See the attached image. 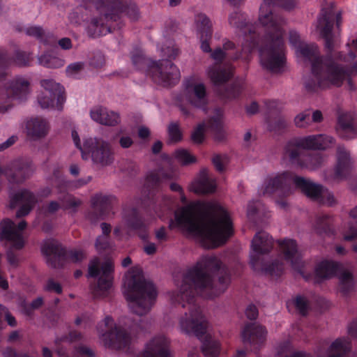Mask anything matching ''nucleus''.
Returning <instances> with one entry per match:
<instances>
[{"mask_svg":"<svg viewBox=\"0 0 357 357\" xmlns=\"http://www.w3.org/2000/svg\"><path fill=\"white\" fill-rule=\"evenodd\" d=\"M215 189V179L210 176L206 169H202L190 185V190L196 194L213 193Z\"/></svg>","mask_w":357,"mask_h":357,"instance_id":"34","label":"nucleus"},{"mask_svg":"<svg viewBox=\"0 0 357 357\" xmlns=\"http://www.w3.org/2000/svg\"><path fill=\"white\" fill-rule=\"evenodd\" d=\"M24 31L27 36L36 38L46 45L54 46L56 44V38L54 35L45 31L41 26H29L25 27Z\"/></svg>","mask_w":357,"mask_h":357,"instance_id":"39","label":"nucleus"},{"mask_svg":"<svg viewBox=\"0 0 357 357\" xmlns=\"http://www.w3.org/2000/svg\"><path fill=\"white\" fill-rule=\"evenodd\" d=\"M175 176L174 171L165 172L163 169L150 172L146 175L144 183V188L149 192L146 211L151 217H158L165 220L171 216L176 206L174 199L163 195L155 196L154 191L160 188L164 181L172 179Z\"/></svg>","mask_w":357,"mask_h":357,"instance_id":"7","label":"nucleus"},{"mask_svg":"<svg viewBox=\"0 0 357 357\" xmlns=\"http://www.w3.org/2000/svg\"><path fill=\"white\" fill-rule=\"evenodd\" d=\"M336 131L343 139H350L357 136V114L351 112H340Z\"/></svg>","mask_w":357,"mask_h":357,"instance_id":"26","label":"nucleus"},{"mask_svg":"<svg viewBox=\"0 0 357 357\" xmlns=\"http://www.w3.org/2000/svg\"><path fill=\"white\" fill-rule=\"evenodd\" d=\"M333 218L331 215L321 213L317 216L314 227L318 234L329 235L333 233Z\"/></svg>","mask_w":357,"mask_h":357,"instance_id":"41","label":"nucleus"},{"mask_svg":"<svg viewBox=\"0 0 357 357\" xmlns=\"http://www.w3.org/2000/svg\"><path fill=\"white\" fill-rule=\"evenodd\" d=\"M351 350V340L349 337L337 338L328 347L326 354L328 357H349Z\"/></svg>","mask_w":357,"mask_h":357,"instance_id":"38","label":"nucleus"},{"mask_svg":"<svg viewBox=\"0 0 357 357\" xmlns=\"http://www.w3.org/2000/svg\"><path fill=\"white\" fill-rule=\"evenodd\" d=\"M297 3V0H263L258 16V22L264 29L261 36L256 33L255 26L249 23L245 13L240 10L230 13L228 23L242 38V52H236L232 60L248 59V54L257 47L262 68L272 73L282 72L286 63L283 29L286 21L275 13L273 8L278 6L289 10L295 8Z\"/></svg>","mask_w":357,"mask_h":357,"instance_id":"2","label":"nucleus"},{"mask_svg":"<svg viewBox=\"0 0 357 357\" xmlns=\"http://www.w3.org/2000/svg\"><path fill=\"white\" fill-rule=\"evenodd\" d=\"M280 252L284 260L289 264L292 268L301 274L305 280H310L311 275L307 274L305 263L302 260L301 253L296 241L291 238H284L277 241Z\"/></svg>","mask_w":357,"mask_h":357,"instance_id":"20","label":"nucleus"},{"mask_svg":"<svg viewBox=\"0 0 357 357\" xmlns=\"http://www.w3.org/2000/svg\"><path fill=\"white\" fill-rule=\"evenodd\" d=\"M206 124L204 123H199L194 129L192 133V139L194 142L199 144L202 143L204 138V130Z\"/></svg>","mask_w":357,"mask_h":357,"instance_id":"53","label":"nucleus"},{"mask_svg":"<svg viewBox=\"0 0 357 357\" xmlns=\"http://www.w3.org/2000/svg\"><path fill=\"white\" fill-rule=\"evenodd\" d=\"M251 247L250 264L255 271L272 277H278L283 273L284 264L280 259L264 262V256L273 248V239L267 232H257L252 241Z\"/></svg>","mask_w":357,"mask_h":357,"instance_id":"9","label":"nucleus"},{"mask_svg":"<svg viewBox=\"0 0 357 357\" xmlns=\"http://www.w3.org/2000/svg\"><path fill=\"white\" fill-rule=\"evenodd\" d=\"M266 207L259 201H252L248 204L247 216L250 221L256 222L262 218L268 217Z\"/></svg>","mask_w":357,"mask_h":357,"instance_id":"40","label":"nucleus"},{"mask_svg":"<svg viewBox=\"0 0 357 357\" xmlns=\"http://www.w3.org/2000/svg\"><path fill=\"white\" fill-rule=\"evenodd\" d=\"M169 25V28L166 26L163 31V36L167 44L161 47L160 45H158V49H160L162 56L167 57L169 59H174L178 55L179 50L174 45L173 41L168 39V37L173 32L176 31V24L175 22L171 21Z\"/></svg>","mask_w":357,"mask_h":357,"instance_id":"37","label":"nucleus"},{"mask_svg":"<svg viewBox=\"0 0 357 357\" xmlns=\"http://www.w3.org/2000/svg\"><path fill=\"white\" fill-rule=\"evenodd\" d=\"M29 85V82L23 77H17L7 82L0 91V113L10 109L13 100H25L30 91Z\"/></svg>","mask_w":357,"mask_h":357,"instance_id":"15","label":"nucleus"},{"mask_svg":"<svg viewBox=\"0 0 357 357\" xmlns=\"http://www.w3.org/2000/svg\"><path fill=\"white\" fill-rule=\"evenodd\" d=\"M195 23L201 42V49L204 52H211L210 40L213 33L212 22L204 13H198L195 17Z\"/></svg>","mask_w":357,"mask_h":357,"instance_id":"31","label":"nucleus"},{"mask_svg":"<svg viewBox=\"0 0 357 357\" xmlns=\"http://www.w3.org/2000/svg\"><path fill=\"white\" fill-rule=\"evenodd\" d=\"M3 357H29L26 354H17L12 348H7L3 353Z\"/></svg>","mask_w":357,"mask_h":357,"instance_id":"64","label":"nucleus"},{"mask_svg":"<svg viewBox=\"0 0 357 357\" xmlns=\"http://www.w3.org/2000/svg\"><path fill=\"white\" fill-rule=\"evenodd\" d=\"M48 121L41 116L31 117L26 122L25 129L27 137L32 141L45 138L50 131Z\"/></svg>","mask_w":357,"mask_h":357,"instance_id":"32","label":"nucleus"},{"mask_svg":"<svg viewBox=\"0 0 357 357\" xmlns=\"http://www.w3.org/2000/svg\"><path fill=\"white\" fill-rule=\"evenodd\" d=\"M51 184L56 187L60 192H62L68 186V183L64 177L60 174V172L58 169L54 172Z\"/></svg>","mask_w":357,"mask_h":357,"instance_id":"50","label":"nucleus"},{"mask_svg":"<svg viewBox=\"0 0 357 357\" xmlns=\"http://www.w3.org/2000/svg\"><path fill=\"white\" fill-rule=\"evenodd\" d=\"M96 248L98 250H105L112 248L109 236H100L98 237L96 242Z\"/></svg>","mask_w":357,"mask_h":357,"instance_id":"55","label":"nucleus"},{"mask_svg":"<svg viewBox=\"0 0 357 357\" xmlns=\"http://www.w3.org/2000/svg\"><path fill=\"white\" fill-rule=\"evenodd\" d=\"M41 250L43 254L46 256L49 265L53 268L62 266L66 257H68L73 262L81 261L86 257L82 251L77 250H70L67 255L61 244L52 238L43 241Z\"/></svg>","mask_w":357,"mask_h":357,"instance_id":"16","label":"nucleus"},{"mask_svg":"<svg viewBox=\"0 0 357 357\" xmlns=\"http://www.w3.org/2000/svg\"><path fill=\"white\" fill-rule=\"evenodd\" d=\"M168 135L170 141L177 142L181 139L182 133L177 123H171L168 127Z\"/></svg>","mask_w":357,"mask_h":357,"instance_id":"51","label":"nucleus"},{"mask_svg":"<svg viewBox=\"0 0 357 357\" xmlns=\"http://www.w3.org/2000/svg\"><path fill=\"white\" fill-rule=\"evenodd\" d=\"M123 222L128 232L137 231L142 239L147 238L146 225L139 215L137 209L125 208L123 213Z\"/></svg>","mask_w":357,"mask_h":357,"instance_id":"30","label":"nucleus"},{"mask_svg":"<svg viewBox=\"0 0 357 357\" xmlns=\"http://www.w3.org/2000/svg\"><path fill=\"white\" fill-rule=\"evenodd\" d=\"M242 89L243 84L240 82H236L221 92V96L225 99H234L240 95Z\"/></svg>","mask_w":357,"mask_h":357,"instance_id":"46","label":"nucleus"},{"mask_svg":"<svg viewBox=\"0 0 357 357\" xmlns=\"http://www.w3.org/2000/svg\"><path fill=\"white\" fill-rule=\"evenodd\" d=\"M139 327V324L135 323L130 326L128 332L124 327L114 324L110 316H106L103 321L98 324L97 331L105 347L119 350L130 345L132 333Z\"/></svg>","mask_w":357,"mask_h":357,"instance_id":"12","label":"nucleus"},{"mask_svg":"<svg viewBox=\"0 0 357 357\" xmlns=\"http://www.w3.org/2000/svg\"><path fill=\"white\" fill-rule=\"evenodd\" d=\"M245 315L250 320L256 319L258 317V310L253 304H250L245 309Z\"/></svg>","mask_w":357,"mask_h":357,"instance_id":"60","label":"nucleus"},{"mask_svg":"<svg viewBox=\"0 0 357 357\" xmlns=\"http://www.w3.org/2000/svg\"><path fill=\"white\" fill-rule=\"evenodd\" d=\"M227 155H215L213 158V163L215 169L218 172H222L225 169L226 163L227 162Z\"/></svg>","mask_w":357,"mask_h":357,"instance_id":"54","label":"nucleus"},{"mask_svg":"<svg viewBox=\"0 0 357 357\" xmlns=\"http://www.w3.org/2000/svg\"><path fill=\"white\" fill-rule=\"evenodd\" d=\"M59 201L61 203V208L68 210L72 213H75L82 204L81 199L69 193L61 195L59 197Z\"/></svg>","mask_w":357,"mask_h":357,"instance_id":"43","label":"nucleus"},{"mask_svg":"<svg viewBox=\"0 0 357 357\" xmlns=\"http://www.w3.org/2000/svg\"><path fill=\"white\" fill-rule=\"evenodd\" d=\"M207 53L211 54V58L215 63L207 68L206 74L215 85H221L233 76L234 67L225 61L227 54L222 47H218L213 51L211 49V52Z\"/></svg>","mask_w":357,"mask_h":357,"instance_id":"18","label":"nucleus"},{"mask_svg":"<svg viewBox=\"0 0 357 357\" xmlns=\"http://www.w3.org/2000/svg\"><path fill=\"white\" fill-rule=\"evenodd\" d=\"M116 198L112 195H96L91 198V205L94 215H89V218L96 221L99 219H105L112 211L113 204Z\"/></svg>","mask_w":357,"mask_h":357,"instance_id":"29","label":"nucleus"},{"mask_svg":"<svg viewBox=\"0 0 357 357\" xmlns=\"http://www.w3.org/2000/svg\"><path fill=\"white\" fill-rule=\"evenodd\" d=\"M84 63L75 62L68 65L66 69L68 77L77 78L84 68Z\"/></svg>","mask_w":357,"mask_h":357,"instance_id":"52","label":"nucleus"},{"mask_svg":"<svg viewBox=\"0 0 357 357\" xmlns=\"http://www.w3.org/2000/svg\"><path fill=\"white\" fill-rule=\"evenodd\" d=\"M229 282V270L220 260L214 255H204L184 271L178 290L170 294L172 303L188 308L179 319L180 329L195 335L202 342L205 357H218L221 344L209 331L208 321L197 302V296L213 298L222 294Z\"/></svg>","mask_w":357,"mask_h":357,"instance_id":"1","label":"nucleus"},{"mask_svg":"<svg viewBox=\"0 0 357 357\" xmlns=\"http://www.w3.org/2000/svg\"><path fill=\"white\" fill-rule=\"evenodd\" d=\"M289 43L294 47L298 58L304 62L311 64V75L305 78L304 84L309 92H316L317 89H311L307 86L308 82L314 84L321 79L326 63V54L321 56L318 46L314 43H305L301 40L297 31H289Z\"/></svg>","mask_w":357,"mask_h":357,"instance_id":"10","label":"nucleus"},{"mask_svg":"<svg viewBox=\"0 0 357 357\" xmlns=\"http://www.w3.org/2000/svg\"><path fill=\"white\" fill-rule=\"evenodd\" d=\"M105 63V59L101 53L96 54L91 61V65L95 68H100Z\"/></svg>","mask_w":357,"mask_h":357,"instance_id":"62","label":"nucleus"},{"mask_svg":"<svg viewBox=\"0 0 357 357\" xmlns=\"http://www.w3.org/2000/svg\"><path fill=\"white\" fill-rule=\"evenodd\" d=\"M294 123L297 128H305L310 126L311 123V111L305 110L298 114L294 118Z\"/></svg>","mask_w":357,"mask_h":357,"instance_id":"47","label":"nucleus"},{"mask_svg":"<svg viewBox=\"0 0 357 357\" xmlns=\"http://www.w3.org/2000/svg\"><path fill=\"white\" fill-rule=\"evenodd\" d=\"M298 188L307 197L321 204L333 206L335 203L333 195L320 184L310 179L298 176L291 172H283L268 176L258 192L260 195H276L284 197L291 195Z\"/></svg>","mask_w":357,"mask_h":357,"instance_id":"5","label":"nucleus"},{"mask_svg":"<svg viewBox=\"0 0 357 357\" xmlns=\"http://www.w3.org/2000/svg\"><path fill=\"white\" fill-rule=\"evenodd\" d=\"M348 333L351 337L357 340V318L348 326Z\"/></svg>","mask_w":357,"mask_h":357,"instance_id":"63","label":"nucleus"},{"mask_svg":"<svg viewBox=\"0 0 357 357\" xmlns=\"http://www.w3.org/2000/svg\"><path fill=\"white\" fill-rule=\"evenodd\" d=\"M10 208H14L17 206H20L16 213L17 218H19L28 215L37 202L35 195L26 189L10 195Z\"/></svg>","mask_w":357,"mask_h":357,"instance_id":"28","label":"nucleus"},{"mask_svg":"<svg viewBox=\"0 0 357 357\" xmlns=\"http://www.w3.org/2000/svg\"><path fill=\"white\" fill-rule=\"evenodd\" d=\"M125 296L131 311L139 316L147 314L155 304L158 292L154 284L144 278L141 268H131L125 275Z\"/></svg>","mask_w":357,"mask_h":357,"instance_id":"6","label":"nucleus"},{"mask_svg":"<svg viewBox=\"0 0 357 357\" xmlns=\"http://www.w3.org/2000/svg\"><path fill=\"white\" fill-rule=\"evenodd\" d=\"M43 303V298L38 297L33 301L30 305H25L23 307V312L26 315L31 316L33 310L39 308Z\"/></svg>","mask_w":357,"mask_h":357,"instance_id":"56","label":"nucleus"},{"mask_svg":"<svg viewBox=\"0 0 357 357\" xmlns=\"http://www.w3.org/2000/svg\"><path fill=\"white\" fill-rule=\"evenodd\" d=\"M131 60L137 70L147 72L158 84L170 86L176 84L180 79L179 69L169 60L153 61L146 58L139 48H135L131 52Z\"/></svg>","mask_w":357,"mask_h":357,"instance_id":"8","label":"nucleus"},{"mask_svg":"<svg viewBox=\"0 0 357 357\" xmlns=\"http://www.w3.org/2000/svg\"><path fill=\"white\" fill-rule=\"evenodd\" d=\"M174 158L182 165H188L195 162V158L187 150L178 149L174 152Z\"/></svg>","mask_w":357,"mask_h":357,"instance_id":"49","label":"nucleus"},{"mask_svg":"<svg viewBox=\"0 0 357 357\" xmlns=\"http://www.w3.org/2000/svg\"><path fill=\"white\" fill-rule=\"evenodd\" d=\"M38 64L47 68H59L64 66L65 61L62 58L47 51L38 56Z\"/></svg>","mask_w":357,"mask_h":357,"instance_id":"42","label":"nucleus"},{"mask_svg":"<svg viewBox=\"0 0 357 357\" xmlns=\"http://www.w3.org/2000/svg\"><path fill=\"white\" fill-rule=\"evenodd\" d=\"M169 228L181 230L206 248L224 244L233 234L229 213L215 201L192 202L178 208L169 220Z\"/></svg>","mask_w":357,"mask_h":357,"instance_id":"3","label":"nucleus"},{"mask_svg":"<svg viewBox=\"0 0 357 357\" xmlns=\"http://www.w3.org/2000/svg\"><path fill=\"white\" fill-rule=\"evenodd\" d=\"M336 164L333 171H326L324 178L328 182L340 181L346 179L350 174L353 161L350 152L344 145L339 144L336 149Z\"/></svg>","mask_w":357,"mask_h":357,"instance_id":"22","label":"nucleus"},{"mask_svg":"<svg viewBox=\"0 0 357 357\" xmlns=\"http://www.w3.org/2000/svg\"><path fill=\"white\" fill-rule=\"evenodd\" d=\"M265 328L255 324H247L241 331L243 342L250 344L254 349H258L266 340Z\"/></svg>","mask_w":357,"mask_h":357,"instance_id":"33","label":"nucleus"},{"mask_svg":"<svg viewBox=\"0 0 357 357\" xmlns=\"http://www.w3.org/2000/svg\"><path fill=\"white\" fill-rule=\"evenodd\" d=\"M60 208H61V203L59 204L56 201H52L43 208V211L46 215L53 214Z\"/></svg>","mask_w":357,"mask_h":357,"instance_id":"59","label":"nucleus"},{"mask_svg":"<svg viewBox=\"0 0 357 357\" xmlns=\"http://www.w3.org/2000/svg\"><path fill=\"white\" fill-rule=\"evenodd\" d=\"M45 289L48 291H53L56 294H61L62 292V287L61 284L55 282L53 279H49L47 280Z\"/></svg>","mask_w":357,"mask_h":357,"instance_id":"57","label":"nucleus"},{"mask_svg":"<svg viewBox=\"0 0 357 357\" xmlns=\"http://www.w3.org/2000/svg\"><path fill=\"white\" fill-rule=\"evenodd\" d=\"M72 138L75 146L81 151L83 160L91 158L94 165L100 167L113 163L114 152L107 142L98 138H88L84 140L82 145L76 130L72 131Z\"/></svg>","mask_w":357,"mask_h":357,"instance_id":"11","label":"nucleus"},{"mask_svg":"<svg viewBox=\"0 0 357 357\" xmlns=\"http://www.w3.org/2000/svg\"><path fill=\"white\" fill-rule=\"evenodd\" d=\"M30 59V54L25 52L17 50L14 58L10 59L4 51L0 50V79L6 75V69L11 64L25 66L29 64Z\"/></svg>","mask_w":357,"mask_h":357,"instance_id":"35","label":"nucleus"},{"mask_svg":"<svg viewBox=\"0 0 357 357\" xmlns=\"http://www.w3.org/2000/svg\"><path fill=\"white\" fill-rule=\"evenodd\" d=\"M114 264L112 261H101L98 258L93 259L88 269V277L97 278V282L91 285V290L96 298L106 296L112 286Z\"/></svg>","mask_w":357,"mask_h":357,"instance_id":"14","label":"nucleus"},{"mask_svg":"<svg viewBox=\"0 0 357 357\" xmlns=\"http://www.w3.org/2000/svg\"><path fill=\"white\" fill-rule=\"evenodd\" d=\"M315 282L329 279L339 274V289L344 296L354 289L355 281L352 273L343 269L342 264L333 260L324 259L318 263L314 269Z\"/></svg>","mask_w":357,"mask_h":357,"instance_id":"13","label":"nucleus"},{"mask_svg":"<svg viewBox=\"0 0 357 357\" xmlns=\"http://www.w3.org/2000/svg\"><path fill=\"white\" fill-rule=\"evenodd\" d=\"M82 335L80 333L73 331H70L68 336H63L57 338L55 340L56 351L59 357H69L66 349L63 346V343H71L81 340ZM86 356L94 357V352L89 347L84 345H79L75 348L74 357Z\"/></svg>","mask_w":357,"mask_h":357,"instance_id":"25","label":"nucleus"},{"mask_svg":"<svg viewBox=\"0 0 357 357\" xmlns=\"http://www.w3.org/2000/svg\"><path fill=\"white\" fill-rule=\"evenodd\" d=\"M26 227L24 220L17 225L10 219L3 220L0 223V241H6L10 243L11 248L20 250L24 247V238L23 231Z\"/></svg>","mask_w":357,"mask_h":357,"instance_id":"23","label":"nucleus"},{"mask_svg":"<svg viewBox=\"0 0 357 357\" xmlns=\"http://www.w3.org/2000/svg\"><path fill=\"white\" fill-rule=\"evenodd\" d=\"M302 147L287 143L284 155L292 165L309 170L320 168L326 161V156L320 153H307Z\"/></svg>","mask_w":357,"mask_h":357,"instance_id":"17","label":"nucleus"},{"mask_svg":"<svg viewBox=\"0 0 357 357\" xmlns=\"http://www.w3.org/2000/svg\"><path fill=\"white\" fill-rule=\"evenodd\" d=\"M183 96L192 107L206 112L208 96L204 82L197 76H190L183 82Z\"/></svg>","mask_w":357,"mask_h":357,"instance_id":"19","label":"nucleus"},{"mask_svg":"<svg viewBox=\"0 0 357 357\" xmlns=\"http://www.w3.org/2000/svg\"><path fill=\"white\" fill-rule=\"evenodd\" d=\"M40 83L45 89L38 98L41 107L61 110L66 101L63 87L52 79H43Z\"/></svg>","mask_w":357,"mask_h":357,"instance_id":"21","label":"nucleus"},{"mask_svg":"<svg viewBox=\"0 0 357 357\" xmlns=\"http://www.w3.org/2000/svg\"><path fill=\"white\" fill-rule=\"evenodd\" d=\"M342 23V12L335 13L331 8L321 10L317 20V29L325 40L326 63L321 79L316 82H308L311 89H325L331 86H340L345 79L353 87L350 77L357 75L356 57L350 50L348 53L335 50L340 45V26Z\"/></svg>","mask_w":357,"mask_h":357,"instance_id":"4","label":"nucleus"},{"mask_svg":"<svg viewBox=\"0 0 357 357\" xmlns=\"http://www.w3.org/2000/svg\"><path fill=\"white\" fill-rule=\"evenodd\" d=\"M343 237L345 241L357 239V221L350 220L343 229Z\"/></svg>","mask_w":357,"mask_h":357,"instance_id":"48","label":"nucleus"},{"mask_svg":"<svg viewBox=\"0 0 357 357\" xmlns=\"http://www.w3.org/2000/svg\"><path fill=\"white\" fill-rule=\"evenodd\" d=\"M223 111L220 108H215L213 116L208 120L207 126L215 132H220L222 128Z\"/></svg>","mask_w":357,"mask_h":357,"instance_id":"45","label":"nucleus"},{"mask_svg":"<svg viewBox=\"0 0 357 357\" xmlns=\"http://www.w3.org/2000/svg\"><path fill=\"white\" fill-rule=\"evenodd\" d=\"M287 307H289L291 305H292L298 312L305 316L307 314L310 309V302L308 299L302 295H298L291 301H289L287 303Z\"/></svg>","mask_w":357,"mask_h":357,"instance_id":"44","label":"nucleus"},{"mask_svg":"<svg viewBox=\"0 0 357 357\" xmlns=\"http://www.w3.org/2000/svg\"><path fill=\"white\" fill-rule=\"evenodd\" d=\"M335 142L333 136L321 133L294 138L287 143L293 144L294 147L298 146L305 150L326 151L333 147Z\"/></svg>","mask_w":357,"mask_h":357,"instance_id":"24","label":"nucleus"},{"mask_svg":"<svg viewBox=\"0 0 357 357\" xmlns=\"http://www.w3.org/2000/svg\"><path fill=\"white\" fill-rule=\"evenodd\" d=\"M7 259L10 266L17 267L19 264V257L17 255L10 249L7 252Z\"/></svg>","mask_w":357,"mask_h":357,"instance_id":"61","label":"nucleus"},{"mask_svg":"<svg viewBox=\"0 0 357 357\" xmlns=\"http://www.w3.org/2000/svg\"><path fill=\"white\" fill-rule=\"evenodd\" d=\"M155 236L156 240L159 243L167 241L169 239V234L167 232L166 228L164 227H162L158 229L155 230Z\"/></svg>","mask_w":357,"mask_h":357,"instance_id":"58","label":"nucleus"},{"mask_svg":"<svg viewBox=\"0 0 357 357\" xmlns=\"http://www.w3.org/2000/svg\"><path fill=\"white\" fill-rule=\"evenodd\" d=\"M90 116L94 121L105 126H114L120 122V116L117 112L102 107L91 109Z\"/></svg>","mask_w":357,"mask_h":357,"instance_id":"36","label":"nucleus"},{"mask_svg":"<svg viewBox=\"0 0 357 357\" xmlns=\"http://www.w3.org/2000/svg\"><path fill=\"white\" fill-rule=\"evenodd\" d=\"M137 357H172L169 340L164 335L154 337Z\"/></svg>","mask_w":357,"mask_h":357,"instance_id":"27","label":"nucleus"}]
</instances>
